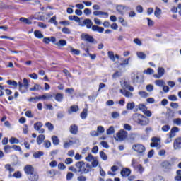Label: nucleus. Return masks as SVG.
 <instances>
[{"label": "nucleus", "instance_id": "nucleus-17", "mask_svg": "<svg viewBox=\"0 0 181 181\" xmlns=\"http://www.w3.org/2000/svg\"><path fill=\"white\" fill-rule=\"evenodd\" d=\"M24 171L27 175H32L35 171V169L32 165H28L24 168Z\"/></svg>", "mask_w": 181, "mask_h": 181}, {"label": "nucleus", "instance_id": "nucleus-28", "mask_svg": "<svg viewBox=\"0 0 181 181\" xmlns=\"http://www.w3.org/2000/svg\"><path fill=\"white\" fill-rule=\"evenodd\" d=\"M93 15L95 16H100V15H101V16H104L108 17V13L104 12V11H94L93 12Z\"/></svg>", "mask_w": 181, "mask_h": 181}, {"label": "nucleus", "instance_id": "nucleus-22", "mask_svg": "<svg viewBox=\"0 0 181 181\" xmlns=\"http://www.w3.org/2000/svg\"><path fill=\"white\" fill-rule=\"evenodd\" d=\"M34 35L37 39H43L44 35L42 34V32L40 30H36L34 31Z\"/></svg>", "mask_w": 181, "mask_h": 181}, {"label": "nucleus", "instance_id": "nucleus-48", "mask_svg": "<svg viewBox=\"0 0 181 181\" xmlns=\"http://www.w3.org/2000/svg\"><path fill=\"white\" fill-rule=\"evenodd\" d=\"M7 84H8V86H13L14 87L18 86V83L16 81H12V80L7 81Z\"/></svg>", "mask_w": 181, "mask_h": 181}, {"label": "nucleus", "instance_id": "nucleus-30", "mask_svg": "<svg viewBox=\"0 0 181 181\" xmlns=\"http://www.w3.org/2000/svg\"><path fill=\"white\" fill-rule=\"evenodd\" d=\"M156 86H158V87H163L166 83H165V81L160 79V80H156L155 81Z\"/></svg>", "mask_w": 181, "mask_h": 181}, {"label": "nucleus", "instance_id": "nucleus-45", "mask_svg": "<svg viewBox=\"0 0 181 181\" xmlns=\"http://www.w3.org/2000/svg\"><path fill=\"white\" fill-rule=\"evenodd\" d=\"M139 110H140V111H142V112H144L146 110H148V107L144 104H139Z\"/></svg>", "mask_w": 181, "mask_h": 181}, {"label": "nucleus", "instance_id": "nucleus-29", "mask_svg": "<svg viewBox=\"0 0 181 181\" xmlns=\"http://www.w3.org/2000/svg\"><path fill=\"white\" fill-rule=\"evenodd\" d=\"M64 95L62 93H57L55 95V100L58 101V103H62L63 101Z\"/></svg>", "mask_w": 181, "mask_h": 181}, {"label": "nucleus", "instance_id": "nucleus-47", "mask_svg": "<svg viewBox=\"0 0 181 181\" xmlns=\"http://www.w3.org/2000/svg\"><path fill=\"white\" fill-rule=\"evenodd\" d=\"M100 156L103 160H107V159H108V156L104 153V151L100 152Z\"/></svg>", "mask_w": 181, "mask_h": 181}, {"label": "nucleus", "instance_id": "nucleus-55", "mask_svg": "<svg viewBox=\"0 0 181 181\" xmlns=\"http://www.w3.org/2000/svg\"><path fill=\"white\" fill-rule=\"evenodd\" d=\"M173 122V124H175V125H177L178 127L181 125L180 118L174 119Z\"/></svg>", "mask_w": 181, "mask_h": 181}, {"label": "nucleus", "instance_id": "nucleus-51", "mask_svg": "<svg viewBox=\"0 0 181 181\" xmlns=\"http://www.w3.org/2000/svg\"><path fill=\"white\" fill-rule=\"evenodd\" d=\"M169 129H170V126L169 124L164 125L161 128V130L163 132H168V131H169Z\"/></svg>", "mask_w": 181, "mask_h": 181}, {"label": "nucleus", "instance_id": "nucleus-11", "mask_svg": "<svg viewBox=\"0 0 181 181\" xmlns=\"http://www.w3.org/2000/svg\"><path fill=\"white\" fill-rule=\"evenodd\" d=\"M173 148L175 151L181 149V136L177 137L173 142Z\"/></svg>", "mask_w": 181, "mask_h": 181}, {"label": "nucleus", "instance_id": "nucleus-27", "mask_svg": "<svg viewBox=\"0 0 181 181\" xmlns=\"http://www.w3.org/2000/svg\"><path fill=\"white\" fill-rule=\"evenodd\" d=\"M52 141L53 145L57 146L59 145V144H60V140L59 139V137H57V136H52Z\"/></svg>", "mask_w": 181, "mask_h": 181}, {"label": "nucleus", "instance_id": "nucleus-23", "mask_svg": "<svg viewBox=\"0 0 181 181\" xmlns=\"http://www.w3.org/2000/svg\"><path fill=\"white\" fill-rule=\"evenodd\" d=\"M78 111V106L74 105L71 106L70 110H68L69 114H73V112H77Z\"/></svg>", "mask_w": 181, "mask_h": 181}, {"label": "nucleus", "instance_id": "nucleus-59", "mask_svg": "<svg viewBox=\"0 0 181 181\" xmlns=\"http://www.w3.org/2000/svg\"><path fill=\"white\" fill-rule=\"evenodd\" d=\"M134 43H135V45H137V46H142V42L139 38H135L134 40Z\"/></svg>", "mask_w": 181, "mask_h": 181}, {"label": "nucleus", "instance_id": "nucleus-18", "mask_svg": "<svg viewBox=\"0 0 181 181\" xmlns=\"http://www.w3.org/2000/svg\"><path fill=\"white\" fill-rule=\"evenodd\" d=\"M121 94L124 95V97H127V98H131L133 97L132 93L127 90V89H120Z\"/></svg>", "mask_w": 181, "mask_h": 181}, {"label": "nucleus", "instance_id": "nucleus-35", "mask_svg": "<svg viewBox=\"0 0 181 181\" xmlns=\"http://www.w3.org/2000/svg\"><path fill=\"white\" fill-rule=\"evenodd\" d=\"M139 59H141V60H145L146 59V54L142 52H139L136 53Z\"/></svg>", "mask_w": 181, "mask_h": 181}, {"label": "nucleus", "instance_id": "nucleus-25", "mask_svg": "<svg viewBox=\"0 0 181 181\" xmlns=\"http://www.w3.org/2000/svg\"><path fill=\"white\" fill-rule=\"evenodd\" d=\"M56 46H58V47H63L64 46H66L67 45V41L64 40H59V42L55 43Z\"/></svg>", "mask_w": 181, "mask_h": 181}, {"label": "nucleus", "instance_id": "nucleus-42", "mask_svg": "<svg viewBox=\"0 0 181 181\" xmlns=\"http://www.w3.org/2000/svg\"><path fill=\"white\" fill-rule=\"evenodd\" d=\"M69 21H75V22H80V18L77 16H69Z\"/></svg>", "mask_w": 181, "mask_h": 181}, {"label": "nucleus", "instance_id": "nucleus-63", "mask_svg": "<svg viewBox=\"0 0 181 181\" xmlns=\"http://www.w3.org/2000/svg\"><path fill=\"white\" fill-rule=\"evenodd\" d=\"M132 80L133 83H138V81H139V76H138V74H134L132 76Z\"/></svg>", "mask_w": 181, "mask_h": 181}, {"label": "nucleus", "instance_id": "nucleus-56", "mask_svg": "<svg viewBox=\"0 0 181 181\" xmlns=\"http://www.w3.org/2000/svg\"><path fill=\"white\" fill-rule=\"evenodd\" d=\"M112 118H113L114 119L119 118V112H112L111 114Z\"/></svg>", "mask_w": 181, "mask_h": 181}, {"label": "nucleus", "instance_id": "nucleus-31", "mask_svg": "<svg viewBox=\"0 0 181 181\" xmlns=\"http://www.w3.org/2000/svg\"><path fill=\"white\" fill-rule=\"evenodd\" d=\"M20 21L23 22V23H25L26 25H32V21H30V20L25 17L20 18Z\"/></svg>", "mask_w": 181, "mask_h": 181}, {"label": "nucleus", "instance_id": "nucleus-54", "mask_svg": "<svg viewBox=\"0 0 181 181\" xmlns=\"http://www.w3.org/2000/svg\"><path fill=\"white\" fill-rule=\"evenodd\" d=\"M144 74H153L154 71L151 68H148L147 70L144 71Z\"/></svg>", "mask_w": 181, "mask_h": 181}, {"label": "nucleus", "instance_id": "nucleus-58", "mask_svg": "<svg viewBox=\"0 0 181 181\" xmlns=\"http://www.w3.org/2000/svg\"><path fill=\"white\" fill-rule=\"evenodd\" d=\"M119 22L122 23V26H127V23L125 22V19L122 17L118 18Z\"/></svg>", "mask_w": 181, "mask_h": 181}, {"label": "nucleus", "instance_id": "nucleus-33", "mask_svg": "<svg viewBox=\"0 0 181 181\" xmlns=\"http://www.w3.org/2000/svg\"><path fill=\"white\" fill-rule=\"evenodd\" d=\"M106 134L107 135H112V134H115V129H114V127H110L108 129H107Z\"/></svg>", "mask_w": 181, "mask_h": 181}, {"label": "nucleus", "instance_id": "nucleus-4", "mask_svg": "<svg viewBox=\"0 0 181 181\" xmlns=\"http://www.w3.org/2000/svg\"><path fill=\"white\" fill-rule=\"evenodd\" d=\"M22 82H18V87H19V90L21 93H25L26 90L29 88V82L28 81V79L23 78Z\"/></svg>", "mask_w": 181, "mask_h": 181}, {"label": "nucleus", "instance_id": "nucleus-41", "mask_svg": "<svg viewBox=\"0 0 181 181\" xmlns=\"http://www.w3.org/2000/svg\"><path fill=\"white\" fill-rule=\"evenodd\" d=\"M92 168H97L98 166V160L97 159V157H95L91 163Z\"/></svg>", "mask_w": 181, "mask_h": 181}, {"label": "nucleus", "instance_id": "nucleus-44", "mask_svg": "<svg viewBox=\"0 0 181 181\" xmlns=\"http://www.w3.org/2000/svg\"><path fill=\"white\" fill-rule=\"evenodd\" d=\"M49 23H54V25H55V26H57V25H59L57 21H56V16H54L52 18H51L49 20Z\"/></svg>", "mask_w": 181, "mask_h": 181}, {"label": "nucleus", "instance_id": "nucleus-26", "mask_svg": "<svg viewBox=\"0 0 181 181\" xmlns=\"http://www.w3.org/2000/svg\"><path fill=\"white\" fill-rule=\"evenodd\" d=\"M45 153L42 151H36L33 153V158L35 159H39V158H42Z\"/></svg>", "mask_w": 181, "mask_h": 181}, {"label": "nucleus", "instance_id": "nucleus-3", "mask_svg": "<svg viewBox=\"0 0 181 181\" xmlns=\"http://www.w3.org/2000/svg\"><path fill=\"white\" fill-rule=\"evenodd\" d=\"M76 166L78 169V172L81 173H88V172H90L89 169L86 168V163H84V161L76 163Z\"/></svg>", "mask_w": 181, "mask_h": 181}, {"label": "nucleus", "instance_id": "nucleus-15", "mask_svg": "<svg viewBox=\"0 0 181 181\" xmlns=\"http://www.w3.org/2000/svg\"><path fill=\"white\" fill-rule=\"evenodd\" d=\"M165 74V69L163 67H159L158 69V75L155 74L153 75V77L156 78H160L161 77H163V75Z\"/></svg>", "mask_w": 181, "mask_h": 181}, {"label": "nucleus", "instance_id": "nucleus-16", "mask_svg": "<svg viewBox=\"0 0 181 181\" xmlns=\"http://www.w3.org/2000/svg\"><path fill=\"white\" fill-rule=\"evenodd\" d=\"M69 131L73 135H77L78 132V127L76 124H72L69 127Z\"/></svg>", "mask_w": 181, "mask_h": 181}, {"label": "nucleus", "instance_id": "nucleus-38", "mask_svg": "<svg viewBox=\"0 0 181 181\" xmlns=\"http://www.w3.org/2000/svg\"><path fill=\"white\" fill-rule=\"evenodd\" d=\"M39 90H42V86L37 84H35L33 88H30V91H39Z\"/></svg>", "mask_w": 181, "mask_h": 181}, {"label": "nucleus", "instance_id": "nucleus-12", "mask_svg": "<svg viewBox=\"0 0 181 181\" xmlns=\"http://www.w3.org/2000/svg\"><path fill=\"white\" fill-rule=\"evenodd\" d=\"M121 86L123 88V90H129V91H134V87L131 86L129 84V81H124L122 83H121Z\"/></svg>", "mask_w": 181, "mask_h": 181}, {"label": "nucleus", "instance_id": "nucleus-14", "mask_svg": "<svg viewBox=\"0 0 181 181\" xmlns=\"http://www.w3.org/2000/svg\"><path fill=\"white\" fill-rule=\"evenodd\" d=\"M120 175L122 177H128V176L131 175V169L127 168H122L120 172Z\"/></svg>", "mask_w": 181, "mask_h": 181}, {"label": "nucleus", "instance_id": "nucleus-7", "mask_svg": "<svg viewBox=\"0 0 181 181\" xmlns=\"http://www.w3.org/2000/svg\"><path fill=\"white\" fill-rule=\"evenodd\" d=\"M80 26H86L87 29H91L93 28V23L90 18L85 19L83 23H79Z\"/></svg>", "mask_w": 181, "mask_h": 181}, {"label": "nucleus", "instance_id": "nucleus-60", "mask_svg": "<svg viewBox=\"0 0 181 181\" xmlns=\"http://www.w3.org/2000/svg\"><path fill=\"white\" fill-rule=\"evenodd\" d=\"M168 100H170V101H177V96L171 95L168 96Z\"/></svg>", "mask_w": 181, "mask_h": 181}, {"label": "nucleus", "instance_id": "nucleus-20", "mask_svg": "<svg viewBox=\"0 0 181 181\" xmlns=\"http://www.w3.org/2000/svg\"><path fill=\"white\" fill-rule=\"evenodd\" d=\"M39 100H50V98H53V95L50 93H45L42 95L38 96Z\"/></svg>", "mask_w": 181, "mask_h": 181}, {"label": "nucleus", "instance_id": "nucleus-46", "mask_svg": "<svg viewBox=\"0 0 181 181\" xmlns=\"http://www.w3.org/2000/svg\"><path fill=\"white\" fill-rule=\"evenodd\" d=\"M47 174L49 175L50 177H54L56 176V170H50L47 171Z\"/></svg>", "mask_w": 181, "mask_h": 181}, {"label": "nucleus", "instance_id": "nucleus-43", "mask_svg": "<svg viewBox=\"0 0 181 181\" xmlns=\"http://www.w3.org/2000/svg\"><path fill=\"white\" fill-rule=\"evenodd\" d=\"M69 50L71 53H73V54H76V56H78V54H80V50H78V49H76L71 47L69 48Z\"/></svg>", "mask_w": 181, "mask_h": 181}, {"label": "nucleus", "instance_id": "nucleus-2", "mask_svg": "<svg viewBox=\"0 0 181 181\" xmlns=\"http://www.w3.org/2000/svg\"><path fill=\"white\" fill-rule=\"evenodd\" d=\"M128 139V132L120 129L117 134L115 139L117 141H119V142H122L123 141H125V139Z\"/></svg>", "mask_w": 181, "mask_h": 181}, {"label": "nucleus", "instance_id": "nucleus-53", "mask_svg": "<svg viewBox=\"0 0 181 181\" xmlns=\"http://www.w3.org/2000/svg\"><path fill=\"white\" fill-rule=\"evenodd\" d=\"M71 145H73V141L69 140V141L64 144V148H65V149H67V148H69Z\"/></svg>", "mask_w": 181, "mask_h": 181}, {"label": "nucleus", "instance_id": "nucleus-36", "mask_svg": "<svg viewBox=\"0 0 181 181\" xmlns=\"http://www.w3.org/2000/svg\"><path fill=\"white\" fill-rule=\"evenodd\" d=\"M108 57L112 60V62H115V55L114 54V52L109 51L107 52Z\"/></svg>", "mask_w": 181, "mask_h": 181}, {"label": "nucleus", "instance_id": "nucleus-32", "mask_svg": "<svg viewBox=\"0 0 181 181\" xmlns=\"http://www.w3.org/2000/svg\"><path fill=\"white\" fill-rule=\"evenodd\" d=\"M42 127H43V124L40 122L34 124V129H35V131H39Z\"/></svg>", "mask_w": 181, "mask_h": 181}, {"label": "nucleus", "instance_id": "nucleus-5", "mask_svg": "<svg viewBox=\"0 0 181 181\" xmlns=\"http://www.w3.org/2000/svg\"><path fill=\"white\" fill-rule=\"evenodd\" d=\"M132 149H133V151L137 152L138 153H144V152H145V151L146 150L144 145L140 144H136L133 145Z\"/></svg>", "mask_w": 181, "mask_h": 181}, {"label": "nucleus", "instance_id": "nucleus-21", "mask_svg": "<svg viewBox=\"0 0 181 181\" xmlns=\"http://www.w3.org/2000/svg\"><path fill=\"white\" fill-rule=\"evenodd\" d=\"M92 30L93 32H98V33H103V32H104V28L100 27L98 25H93Z\"/></svg>", "mask_w": 181, "mask_h": 181}, {"label": "nucleus", "instance_id": "nucleus-40", "mask_svg": "<svg viewBox=\"0 0 181 181\" xmlns=\"http://www.w3.org/2000/svg\"><path fill=\"white\" fill-rule=\"evenodd\" d=\"M126 108L127 110H134L135 108V103L134 102L127 103Z\"/></svg>", "mask_w": 181, "mask_h": 181}, {"label": "nucleus", "instance_id": "nucleus-52", "mask_svg": "<svg viewBox=\"0 0 181 181\" xmlns=\"http://www.w3.org/2000/svg\"><path fill=\"white\" fill-rule=\"evenodd\" d=\"M45 127L48 128L49 131H53V129H54V127L50 122H47L45 124Z\"/></svg>", "mask_w": 181, "mask_h": 181}, {"label": "nucleus", "instance_id": "nucleus-10", "mask_svg": "<svg viewBox=\"0 0 181 181\" xmlns=\"http://www.w3.org/2000/svg\"><path fill=\"white\" fill-rule=\"evenodd\" d=\"M125 9H129V7L123 5H117L116 6L117 12H118V13L122 16L125 15V11H124Z\"/></svg>", "mask_w": 181, "mask_h": 181}, {"label": "nucleus", "instance_id": "nucleus-13", "mask_svg": "<svg viewBox=\"0 0 181 181\" xmlns=\"http://www.w3.org/2000/svg\"><path fill=\"white\" fill-rule=\"evenodd\" d=\"M180 131V129H179V127H174L170 129V132L167 134V135H170V136H173V138H175V136H176V134Z\"/></svg>", "mask_w": 181, "mask_h": 181}, {"label": "nucleus", "instance_id": "nucleus-61", "mask_svg": "<svg viewBox=\"0 0 181 181\" xmlns=\"http://www.w3.org/2000/svg\"><path fill=\"white\" fill-rule=\"evenodd\" d=\"M44 146L46 148H50V146H52V142H50L49 140H45L44 141Z\"/></svg>", "mask_w": 181, "mask_h": 181}, {"label": "nucleus", "instance_id": "nucleus-49", "mask_svg": "<svg viewBox=\"0 0 181 181\" xmlns=\"http://www.w3.org/2000/svg\"><path fill=\"white\" fill-rule=\"evenodd\" d=\"M97 132H99V134H104V132H105V129H104V127L103 126H98L97 127Z\"/></svg>", "mask_w": 181, "mask_h": 181}, {"label": "nucleus", "instance_id": "nucleus-62", "mask_svg": "<svg viewBox=\"0 0 181 181\" xmlns=\"http://www.w3.org/2000/svg\"><path fill=\"white\" fill-rule=\"evenodd\" d=\"M136 10L139 13H142V12H144V8L141 5L137 6Z\"/></svg>", "mask_w": 181, "mask_h": 181}, {"label": "nucleus", "instance_id": "nucleus-9", "mask_svg": "<svg viewBox=\"0 0 181 181\" xmlns=\"http://www.w3.org/2000/svg\"><path fill=\"white\" fill-rule=\"evenodd\" d=\"M82 40L85 42H88L89 43H94V37L88 34H82L81 35Z\"/></svg>", "mask_w": 181, "mask_h": 181}, {"label": "nucleus", "instance_id": "nucleus-37", "mask_svg": "<svg viewBox=\"0 0 181 181\" xmlns=\"http://www.w3.org/2000/svg\"><path fill=\"white\" fill-rule=\"evenodd\" d=\"M139 95L142 98H146V97H149V93H146V91L141 90L139 92Z\"/></svg>", "mask_w": 181, "mask_h": 181}, {"label": "nucleus", "instance_id": "nucleus-57", "mask_svg": "<svg viewBox=\"0 0 181 181\" xmlns=\"http://www.w3.org/2000/svg\"><path fill=\"white\" fill-rule=\"evenodd\" d=\"M9 142H10V144H19V140H18V139H16L15 137H11L9 139Z\"/></svg>", "mask_w": 181, "mask_h": 181}, {"label": "nucleus", "instance_id": "nucleus-50", "mask_svg": "<svg viewBox=\"0 0 181 181\" xmlns=\"http://www.w3.org/2000/svg\"><path fill=\"white\" fill-rule=\"evenodd\" d=\"M95 158V157H93V156L91 155V153H89V154L88 155V156H86V157L85 158V159H86V160L87 162H92L93 160Z\"/></svg>", "mask_w": 181, "mask_h": 181}, {"label": "nucleus", "instance_id": "nucleus-6", "mask_svg": "<svg viewBox=\"0 0 181 181\" xmlns=\"http://www.w3.org/2000/svg\"><path fill=\"white\" fill-rule=\"evenodd\" d=\"M151 141L152 143L150 144L151 148H157V149L162 148V146H160V139L157 137H153Z\"/></svg>", "mask_w": 181, "mask_h": 181}, {"label": "nucleus", "instance_id": "nucleus-1", "mask_svg": "<svg viewBox=\"0 0 181 181\" xmlns=\"http://www.w3.org/2000/svg\"><path fill=\"white\" fill-rule=\"evenodd\" d=\"M132 119L134 122L139 124V125L145 126L149 124V119H148L146 117L139 113H135L134 115H133Z\"/></svg>", "mask_w": 181, "mask_h": 181}, {"label": "nucleus", "instance_id": "nucleus-24", "mask_svg": "<svg viewBox=\"0 0 181 181\" xmlns=\"http://www.w3.org/2000/svg\"><path fill=\"white\" fill-rule=\"evenodd\" d=\"M44 141H45V135L40 134L37 138V144H38V145H42Z\"/></svg>", "mask_w": 181, "mask_h": 181}, {"label": "nucleus", "instance_id": "nucleus-8", "mask_svg": "<svg viewBox=\"0 0 181 181\" xmlns=\"http://www.w3.org/2000/svg\"><path fill=\"white\" fill-rule=\"evenodd\" d=\"M172 165L168 160H165L161 163L160 166L164 170L169 172V170H172Z\"/></svg>", "mask_w": 181, "mask_h": 181}, {"label": "nucleus", "instance_id": "nucleus-19", "mask_svg": "<svg viewBox=\"0 0 181 181\" xmlns=\"http://www.w3.org/2000/svg\"><path fill=\"white\" fill-rule=\"evenodd\" d=\"M28 179L30 181H37L39 180V175L37 173H33L32 174H30Z\"/></svg>", "mask_w": 181, "mask_h": 181}, {"label": "nucleus", "instance_id": "nucleus-34", "mask_svg": "<svg viewBox=\"0 0 181 181\" xmlns=\"http://www.w3.org/2000/svg\"><path fill=\"white\" fill-rule=\"evenodd\" d=\"M161 14H162V10H160V8L156 7V11L154 12L155 16H156V18H158L159 19L160 18Z\"/></svg>", "mask_w": 181, "mask_h": 181}, {"label": "nucleus", "instance_id": "nucleus-39", "mask_svg": "<svg viewBox=\"0 0 181 181\" xmlns=\"http://www.w3.org/2000/svg\"><path fill=\"white\" fill-rule=\"evenodd\" d=\"M88 111V110L87 109H83V110L81 113V117L82 118V119H86L87 118Z\"/></svg>", "mask_w": 181, "mask_h": 181}, {"label": "nucleus", "instance_id": "nucleus-64", "mask_svg": "<svg viewBox=\"0 0 181 181\" xmlns=\"http://www.w3.org/2000/svg\"><path fill=\"white\" fill-rule=\"evenodd\" d=\"M77 180H78V181H86L87 177H86V176H84V175H80L79 177H77Z\"/></svg>", "mask_w": 181, "mask_h": 181}]
</instances>
